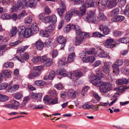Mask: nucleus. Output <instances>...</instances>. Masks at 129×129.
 <instances>
[{"mask_svg": "<svg viewBox=\"0 0 129 129\" xmlns=\"http://www.w3.org/2000/svg\"><path fill=\"white\" fill-rule=\"evenodd\" d=\"M112 88V85L110 83L103 82L100 86V90L101 93H106L110 91Z\"/></svg>", "mask_w": 129, "mask_h": 129, "instance_id": "obj_1", "label": "nucleus"}, {"mask_svg": "<svg viewBox=\"0 0 129 129\" xmlns=\"http://www.w3.org/2000/svg\"><path fill=\"white\" fill-rule=\"evenodd\" d=\"M33 69L34 71L30 72L27 76V77L29 79H33L40 74V71L41 69L39 67H34Z\"/></svg>", "mask_w": 129, "mask_h": 129, "instance_id": "obj_2", "label": "nucleus"}, {"mask_svg": "<svg viewBox=\"0 0 129 129\" xmlns=\"http://www.w3.org/2000/svg\"><path fill=\"white\" fill-rule=\"evenodd\" d=\"M11 104L6 105L5 106L6 108H10L17 109L19 105V103L15 100H12L10 101Z\"/></svg>", "mask_w": 129, "mask_h": 129, "instance_id": "obj_3", "label": "nucleus"}, {"mask_svg": "<svg viewBox=\"0 0 129 129\" xmlns=\"http://www.w3.org/2000/svg\"><path fill=\"white\" fill-rule=\"evenodd\" d=\"M90 35L89 33L83 32L82 31L77 34V37L82 41L86 38L89 37Z\"/></svg>", "mask_w": 129, "mask_h": 129, "instance_id": "obj_4", "label": "nucleus"}, {"mask_svg": "<svg viewBox=\"0 0 129 129\" xmlns=\"http://www.w3.org/2000/svg\"><path fill=\"white\" fill-rule=\"evenodd\" d=\"M114 40L113 39H108L104 43V45L106 47L108 48H112L115 47V45L113 44Z\"/></svg>", "mask_w": 129, "mask_h": 129, "instance_id": "obj_5", "label": "nucleus"}, {"mask_svg": "<svg viewBox=\"0 0 129 129\" xmlns=\"http://www.w3.org/2000/svg\"><path fill=\"white\" fill-rule=\"evenodd\" d=\"M110 66L108 62L104 63V66L102 68V71L105 73L108 74L111 71Z\"/></svg>", "mask_w": 129, "mask_h": 129, "instance_id": "obj_6", "label": "nucleus"}, {"mask_svg": "<svg viewBox=\"0 0 129 129\" xmlns=\"http://www.w3.org/2000/svg\"><path fill=\"white\" fill-rule=\"evenodd\" d=\"M57 41V42L61 44V48H63L65 46L66 42V38L62 36H60L58 38Z\"/></svg>", "mask_w": 129, "mask_h": 129, "instance_id": "obj_7", "label": "nucleus"}, {"mask_svg": "<svg viewBox=\"0 0 129 129\" xmlns=\"http://www.w3.org/2000/svg\"><path fill=\"white\" fill-rule=\"evenodd\" d=\"M92 78L93 79L91 80L92 83L93 84L97 86H100L103 82L101 79L97 78L96 77H92Z\"/></svg>", "mask_w": 129, "mask_h": 129, "instance_id": "obj_8", "label": "nucleus"}, {"mask_svg": "<svg viewBox=\"0 0 129 129\" xmlns=\"http://www.w3.org/2000/svg\"><path fill=\"white\" fill-rule=\"evenodd\" d=\"M99 29L101 31H103V33L105 35H108L110 32V29L107 26L104 27L103 25H100Z\"/></svg>", "mask_w": 129, "mask_h": 129, "instance_id": "obj_9", "label": "nucleus"}, {"mask_svg": "<svg viewBox=\"0 0 129 129\" xmlns=\"http://www.w3.org/2000/svg\"><path fill=\"white\" fill-rule=\"evenodd\" d=\"M47 23H51L53 24H54L57 21V17L55 15H52L51 16H48Z\"/></svg>", "mask_w": 129, "mask_h": 129, "instance_id": "obj_10", "label": "nucleus"}, {"mask_svg": "<svg viewBox=\"0 0 129 129\" xmlns=\"http://www.w3.org/2000/svg\"><path fill=\"white\" fill-rule=\"evenodd\" d=\"M35 45L36 49L39 50H42L44 46L43 43L40 40L37 41L35 43Z\"/></svg>", "mask_w": 129, "mask_h": 129, "instance_id": "obj_11", "label": "nucleus"}, {"mask_svg": "<svg viewBox=\"0 0 129 129\" xmlns=\"http://www.w3.org/2000/svg\"><path fill=\"white\" fill-rule=\"evenodd\" d=\"M96 76H92V77H96L97 78L101 79L104 77V74L102 72L101 70L99 69H96Z\"/></svg>", "mask_w": 129, "mask_h": 129, "instance_id": "obj_12", "label": "nucleus"}, {"mask_svg": "<svg viewBox=\"0 0 129 129\" xmlns=\"http://www.w3.org/2000/svg\"><path fill=\"white\" fill-rule=\"evenodd\" d=\"M117 0H108L109 2L108 6L109 8L114 7L117 4Z\"/></svg>", "mask_w": 129, "mask_h": 129, "instance_id": "obj_13", "label": "nucleus"}, {"mask_svg": "<svg viewBox=\"0 0 129 129\" xmlns=\"http://www.w3.org/2000/svg\"><path fill=\"white\" fill-rule=\"evenodd\" d=\"M73 12L71 11H69L67 12L65 15L64 19L67 22L69 21L72 16Z\"/></svg>", "mask_w": 129, "mask_h": 129, "instance_id": "obj_14", "label": "nucleus"}, {"mask_svg": "<svg viewBox=\"0 0 129 129\" xmlns=\"http://www.w3.org/2000/svg\"><path fill=\"white\" fill-rule=\"evenodd\" d=\"M20 55L21 59H20V61L21 62H23L24 61V60H27L29 59V55L27 52H25L23 54H21Z\"/></svg>", "mask_w": 129, "mask_h": 129, "instance_id": "obj_15", "label": "nucleus"}, {"mask_svg": "<svg viewBox=\"0 0 129 129\" xmlns=\"http://www.w3.org/2000/svg\"><path fill=\"white\" fill-rule=\"evenodd\" d=\"M39 18L42 21L45 23H47L48 16H46L44 13H42L39 15Z\"/></svg>", "mask_w": 129, "mask_h": 129, "instance_id": "obj_16", "label": "nucleus"}, {"mask_svg": "<svg viewBox=\"0 0 129 129\" xmlns=\"http://www.w3.org/2000/svg\"><path fill=\"white\" fill-rule=\"evenodd\" d=\"M75 56V54L74 52H73L70 54L67 58L68 62L69 63L72 62L74 60Z\"/></svg>", "mask_w": 129, "mask_h": 129, "instance_id": "obj_17", "label": "nucleus"}, {"mask_svg": "<svg viewBox=\"0 0 129 129\" xmlns=\"http://www.w3.org/2000/svg\"><path fill=\"white\" fill-rule=\"evenodd\" d=\"M95 13L93 11L91 10L88 11L87 13L88 16L84 18V19L86 21L87 20H88L92 17H93L94 16Z\"/></svg>", "mask_w": 129, "mask_h": 129, "instance_id": "obj_18", "label": "nucleus"}, {"mask_svg": "<svg viewBox=\"0 0 129 129\" xmlns=\"http://www.w3.org/2000/svg\"><path fill=\"white\" fill-rule=\"evenodd\" d=\"M31 29L32 31L34 33H36L39 31V28L37 26V24L35 23H33L31 25Z\"/></svg>", "mask_w": 129, "mask_h": 129, "instance_id": "obj_19", "label": "nucleus"}, {"mask_svg": "<svg viewBox=\"0 0 129 129\" xmlns=\"http://www.w3.org/2000/svg\"><path fill=\"white\" fill-rule=\"evenodd\" d=\"M24 33L25 37L28 38L32 35V31L31 29L27 28L25 30Z\"/></svg>", "mask_w": 129, "mask_h": 129, "instance_id": "obj_20", "label": "nucleus"}, {"mask_svg": "<svg viewBox=\"0 0 129 129\" xmlns=\"http://www.w3.org/2000/svg\"><path fill=\"white\" fill-rule=\"evenodd\" d=\"M19 87L18 85L15 84L8 87V90L9 91L11 92H14L16 91L18 89Z\"/></svg>", "mask_w": 129, "mask_h": 129, "instance_id": "obj_21", "label": "nucleus"}, {"mask_svg": "<svg viewBox=\"0 0 129 129\" xmlns=\"http://www.w3.org/2000/svg\"><path fill=\"white\" fill-rule=\"evenodd\" d=\"M2 74V75L8 78H9L11 77V72L9 70H5L3 71L1 73Z\"/></svg>", "mask_w": 129, "mask_h": 129, "instance_id": "obj_22", "label": "nucleus"}, {"mask_svg": "<svg viewBox=\"0 0 129 129\" xmlns=\"http://www.w3.org/2000/svg\"><path fill=\"white\" fill-rule=\"evenodd\" d=\"M18 31V30L16 27L15 26L13 27L9 34L10 36V37L14 36L16 34Z\"/></svg>", "mask_w": 129, "mask_h": 129, "instance_id": "obj_23", "label": "nucleus"}, {"mask_svg": "<svg viewBox=\"0 0 129 129\" xmlns=\"http://www.w3.org/2000/svg\"><path fill=\"white\" fill-rule=\"evenodd\" d=\"M119 10L118 9L116 8L113 10L111 12L110 15L112 17H115L119 14Z\"/></svg>", "mask_w": 129, "mask_h": 129, "instance_id": "obj_24", "label": "nucleus"}, {"mask_svg": "<svg viewBox=\"0 0 129 129\" xmlns=\"http://www.w3.org/2000/svg\"><path fill=\"white\" fill-rule=\"evenodd\" d=\"M82 41L77 37H76L75 39L73 40L74 44L76 46H78L80 45Z\"/></svg>", "mask_w": 129, "mask_h": 129, "instance_id": "obj_25", "label": "nucleus"}, {"mask_svg": "<svg viewBox=\"0 0 129 129\" xmlns=\"http://www.w3.org/2000/svg\"><path fill=\"white\" fill-rule=\"evenodd\" d=\"M40 34L43 36L48 37L50 35V33L46 28L45 30H42L40 31Z\"/></svg>", "mask_w": 129, "mask_h": 129, "instance_id": "obj_26", "label": "nucleus"}, {"mask_svg": "<svg viewBox=\"0 0 129 129\" xmlns=\"http://www.w3.org/2000/svg\"><path fill=\"white\" fill-rule=\"evenodd\" d=\"M51 98L49 96H46L44 98L43 101L46 104L50 105L51 104Z\"/></svg>", "mask_w": 129, "mask_h": 129, "instance_id": "obj_27", "label": "nucleus"}, {"mask_svg": "<svg viewBox=\"0 0 129 129\" xmlns=\"http://www.w3.org/2000/svg\"><path fill=\"white\" fill-rule=\"evenodd\" d=\"M29 46H21L19 47L17 50V52L19 53H21L22 52L29 47Z\"/></svg>", "mask_w": 129, "mask_h": 129, "instance_id": "obj_28", "label": "nucleus"}, {"mask_svg": "<svg viewBox=\"0 0 129 129\" xmlns=\"http://www.w3.org/2000/svg\"><path fill=\"white\" fill-rule=\"evenodd\" d=\"M36 1L34 0H29L27 2V4L30 8L34 7L36 5Z\"/></svg>", "mask_w": 129, "mask_h": 129, "instance_id": "obj_29", "label": "nucleus"}, {"mask_svg": "<svg viewBox=\"0 0 129 129\" xmlns=\"http://www.w3.org/2000/svg\"><path fill=\"white\" fill-rule=\"evenodd\" d=\"M68 94L71 98H75L76 96V93L75 90L72 89L69 91Z\"/></svg>", "mask_w": 129, "mask_h": 129, "instance_id": "obj_30", "label": "nucleus"}, {"mask_svg": "<svg viewBox=\"0 0 129 129\" xmlns=\"http://www.w3.org/2000/svg\"><path fill=\"white\" fill-rule=\"evenodd\" d=\"M35 84L38 86H43L46 85V83L45 81L43 80H37L35 82Z\"/></svg>", "mask_w": 129, "mask_h": 129, "instance_id": "obj_31", "label": "nucleus"}, {"mask_svg": "<svg viewBox=\"0 0 129 129\" xmlns=\"http://www.w3.org/2000/svg\"><path fill=\"white\" fill-rule=\"evenodd\" d=\"M67 63V61L66 60V58L65 57H63L61 60H60L58 62V64L59 66H62Z\"/></svg>", "mask_w": 129, "mask_h": 129, "instance_id": "obj_32", "label": "nucleus"}, {"mask_svg": "<svg viewBox=\"0 0 129 129\" xmlns=\"http://www.w3.org/2000/svg\"><path fill=\"white\" fill-rule=\"evenodd\" d=\"M66 70L64 69H62L58 70L56 72V73L57 74L65 76L67 75Z\"/></svg>", "mask_w": 129, "mask_h": 129, "instance_id": "obj_33", "label": "nucleus"}, {"mask_svg": "<svg viewBox=\"0 0 129 129\" xmlns=\"http://www.w3.org/2000/svg\"><path fill=\"white\" fill-rule=\"evenodd\" d=\"M112 67L113 70V73H115L116 75H118L120 72L119 67L113 64Z\"/></svg>", "mask_w": 129, "mask_h": 129, "instance_id": "obj_34", "label": "nucleus"}, {"mask_svg": "<svg viewBox=\"0 0 129 129\" xmlns=\"http://www.w3.org/2000/svg\"><path fill=\"white\" fill-rule=\"evenodd\" d=\"M74 75L76 77L79 78L83 75V73L81 72H79L78 70H76L74 71Z\"/></svg>", "mask_w": 129, "mask_h": 129, "instance_id": "obj_35", "label": "nucleus"}, {"mask_svg": "<svg viewBox=\"0 0 129 129\" xmlns=\"http://www.w3.org/2000/svg\"><path fill=\"white\" fill-rule=\"evenodd\" d=\"M87 21L89 22H91L92 23H97L99 22V19L98 18H96L94 16L88 20H87Z\"/></svg>", "mask_w": 129, "mask_h": 129, "instance_id": "obj_36", "label": "nucleus"}, {"mask_svg": "<svg viewBox=\"0 0 129 129\" xmlns=\"http://www.w3.org/2000/svg\"><path fill=\"white\" fill-rule=\"evenodd\" d=\"M72 24H70L67 25L64 29V31L66 33L70 31L71 29H72Z\"/></svg>", "mask_w": 129, "mask_h": 129, "instance_id": "obj_37", "label": "nucleus"}, {"mask_svg": "<svg viewBox=\"0 0 129 129\" xmlns=\"http://www.w3.org/2000/svg\"><path fill=\"white\" fill-rule=\"evenodd\" d=\"M23 28L24 27H20V29L23 30V31L21 30V31H20L18 33L19 38L20 39H22L25 37Z\"/></svg>", "mask_w": 129, "mask_h": 129, "instance_id": "obj_38", "label": "nucleus"}, {"mask_svg": "<svg viewBox=\"0 0 129 129\" xmlns=\"http://www.w3.org/2000/svg\"><path fill=\"white\" fill-rule=\"evenodd\" d=\"M89 87L88 86H85L83 87L81 91V94L84 96L86 94L87 91L89 89Z\"/></svg>", "mask_w": 129, "mask_h": 129, "instance_id": "obj_39", "label": "nucleus"}, {"mask_svg": "<svg viewBox=\"0 0 129 129\" xmlns=\"http://www.w3.org/2000/svg\"><path fill=\"white\" fill-rule=\"evenodd\" d=\"M119 41L121 43H129V37H126L120 38Z\"/></svg>", "mask_w": 129, "mask_h": 129, "instance_id": "obj_40", "label": "nucleus"}, {"mask_svg": "<svg viewBox=\"0 0 129 129\" xmlns=\"http://www.w3.org/2000/svg\"><path fill=\"white\" fill-rule=\"evenodd\" d=\"M94 3L93 1L88 0L86 1V7H90L94 6Z\"/></svg>", "mask_w": 129, "mask_h": 129, "instance_id": "obj_41", "label": "nucleus"}, {"mask_svg": "<svg viewBox=\"0 0 129 129\" xmlns=\"http://www.w3.org/2000/svg\"><path fill=\"white\" fill-rule=\"evenodd\" d=\"M53 63V61L52 59L47 58L46 61L44 65L47 67H49Z\"/></svg>", "mask_w": 129, "mask_h": 129, "instance_id": "obj_42", "label": "nucleus"}, {"mask_svg": "<svg viewBox=\"0 0 129 129\" xmlns=\"http://www.w3.org/2000/svg\"><path fill=\"white\" fill-rule=\"evenodd\" d=\"M8 99V98L7 96L0 94V101L4 102L7 101Z\"/></svg>", "mask_w": 129, "mask_h": 129, "instance_id": "obj_43", "label": "nucleus"}, {"mask_svg": "<svg viewBox=\"0 0 129 129\" xmlns=\"http://www.w3.org/2000/svg\"><path fill=\"white\" fill-rule=\"evenodd\" d=\"M92 36L95 37L100 38L102 37H104L105 36L103 35L98 32H94L92 35Z\"/></svg>", "mask_w": 129, "mask_h": 129, "instance_id": "obj_44", "label": "nucleus"}, {"mask_svg": "<svg viewBox=\"0 0 129 129\" xmlns=\"http://www.w3.org/2000/svg\"><path fill=\"white\" fill-rule=\"evenodd\" d=\"M80 13L81 16L83 15L86 12V9L85 6L83 4L82 6L80 7Z\"/></svg>", "mask_w": 129, "mask_h": 129, "instance_id": "obj_45", "label": "nucleus"}, {"mask_svg": "<svg viewBox=\"0 0 129 129\" xmlns=\"http://www.w3.org/2000/svg\"><path fill=\"white\" fill-rule=\"evenodd\" d=\"M57 13L58 15L60 17H62L63 15L65 10L61 9V8H58L57 9Z\"/></svg>", "mask_w": 129, "mask_h": 129, "instance_id": "obj_46", "label": "nucleus"}, {"mask_svg": "<svg viewBox=\"0 0 129 129\" xmlns=\"http://www.w3.org/2000/svg\"><path fill=\"white\" fill-rule=\"evenodd\" d=\"M13 63L12 62H7L5 63L3 65V66L6 68H11L13 67Z\"/></svg>", "mask_w": 129, "mask_h": 129, "instance_id": "obj_47", "label": "nucleus"}, {"mask_svg": "<svg viewBox=\"0 0 129 129\" xmlns=\"http://www.w3.org/2000/svg\"><path fill=\"white\" fill-rule=\"evenodd\" d=\"M22 97V93L20 92L17 93L15 96V98L17 100H20Z\"/></svg>", "mask_w": 129, "mask_h": 129, "instance_id": "obj_48", "label": "nucleus"}, {"mask_svg": "<svg viewBox=\"0 0 129 129\" xmlns=\"http://www.w3.org/2000/svg\"><path fill=\"white\" fill-rule=\"evenodd\" d=\"M32 19V18L30 16H29L25 19L24 23L26 24H30L31 23Z\"/></svg>", "mask_w": 129, "mask_h": 129, "instance_id": "obj_49", "label": "nucleus"}, {"mask_svg": "<svg viewBox=\"0 0 129 129\" xmlns=\"http://www.w3.org/2000/svg\"><path fill=\"white\" fill-rule=\"evenodd\" d=\"M27 15V14L25 11L23 10L22 11L21 13L18 15V18L19 19H22Z\"/></svg>", "mask_w": 129, "mask_h": 129, "instance_id": "obj_50", "label": "nucleus"}, {"mask_svg": "<svg viewBox=\"0 0 129 129\" xmlns=\"http://www.w3.org/2000/svg\"><path fill=\"white\" fill-rule=\"evenodd\" d=\"M72 28L75 30L76 34L81 31L80 27L78 25L72 24Z\"/></svg>", "mask_w": 129, "mask_h": 129, "instance_id": "obj_51", "label": "nucleus"}, {"mask_svg": "<svg viewBox=\"0 0 129 129\" xmlns=\"http://www.w3.org/2000/svg\"><path fill=\"white\" fill-rule=\"evenodd\" d=\"M1 18L3 19H9L11 18L10 16L7 14H3L1 16Z\"/></svg>", "mask_w": 129, "mask_h": 129, "instance_id": "obj_52", "label": "nucleus"}, {"mask_svg": "<svg viewBox=\"0 0 129 129\" xmlns=\"http://www.w3.org/2000/svg\"><path fill=\"white\" fill-rule=\"evenodd\" d=\"M53 41L52 39L47 40L45 42V45L47 47L50 46L52 45Z\"/></svg>", "mask_w": 129, "mask_h": 129, "instance_id": "obj_53", "label": "nucleus"}, {"mask_svg": "<svg viewBox=\"0 0 129 129\" xmlns=\"http://www.w3.org/2000/svg\"><path fill=\"white\" fill-rule=\"evenodd\" d=\"M23 5L21 1H18L17 4V7L18 9L21 10L22 9L23 7Z\"/></svg>", "mask_w": 129, "mask_h": 129, "instance_id": "obj_54", "label": "nucleus"}, {"mask_svg": "<svg viewBox=\"0 0 129 129\" xmlns=\"http://www.w3.org/2000/svg\"><path fill=\"white\" fill-rule=\"evenodd\" d=\"M55 75L54 72L53 70H51L48 76V79L50 80L52 79L54 77Z\"/></svg>", "mask_w": 129, "mask_h": 129, "instance_id": "obj_55", "label": "nucleus"}, {"mask_svg": "<svg viewBox=\"0 0 129 129\" xmlns=\"http://www.w3.org/2000/svg\"><path fill=\"white\" fill-rule=\"evenodd\" d=\"M99 17L100 20L103 21H105L106 19V17L102 13H99Z\"/></svg>", "mask_w": 129, "mask_h": 129, "instance_id": "obj_56", "label": "nucleus"}, {"mask_svg": "<svg viewBox=\"0 0 129 129\" xmlns=\"http://www.w3.org/2000/svg\"><path fill=\"white\" fill-rule=\"evenodd\" d=\"M95 49L94 48H91V50L86 51V53L88 55H91L93 54L95 52Z\"/></svg>", "mask_w": 129, "mask_h": 129, "instance_id": "obj_57", "label": "nucleus"}, {"mask_svg": "<svg viewBox=\"0 0 129 129\" xmlns=\"http://www.w3.org/2000/svg\"><path fill=\"white\" fill-rule=\"evenodd\" d=\"M122 63L123 62L122 60L119 59L116 61L113 64L119 67L121 65Z\"/></svg>", "mask_w": 129, "mask_h": 129, "instance_id": "obj_58", "label": "nucleus"}, {"mask_svg": "<svg viewBox=\"0 0 129 129\" xmlns=\"http://www.w3.org/2000/svg\"><path fill=\"white\" fill-rule=\"evenodd\" d=\"M100 104L98 105H94L92 104L90 105V108H91L92 110L95 111H97L98 110L99 107L100 106Z\"/></svg>", "mask_w": 129, "mask_h": 129, "instance_id": "obj_59", "label": "nucleus"}, {"mask_svg": "<svg viewBox=\"0 0 129 129\" xmlns=\"http://www.w3.org/2000/svg\"><path fill=\"white\" fill-rule=\"evenodd\" d=\"M50 95L52 97H56L57 93L55 90H52L49 92Z\"/></svg>", "mask_w": 129, "mask_h": 129, "instance_id": "obj_60", "label": "nucleus"}, {"mask_svg": "<svg viewBox=\"0 0 129 129\" xmlns=\"http://www.w3.org/2000/svg\"><path fill=\"white\" fill-rule=\"evenodd\" d=\"M116 17L118 22H122L124 20V17L121 15H118Z\"/></svg>", "mask_w": 129, "mask_h": 129, "instance_id": "obj_61", "label": "nucleus"}, {"mask_svg": "<svg viewBox=\"0 0 129 129\" xmlns=\"http://www.w3.org/2000/svg\"><path fill=\"white\" fill-rule=\"evenodd\" d=\"M44 10L45 13L48 15H49L51 13V10L48 6H46Z\"/></svg>", "mask_w": 129, "mask_h": 129, "instance_id": "obj_62", "label": "nucleus"}, {"mask_svg": "<svg viewBox=\"0 0 129 129\" xmlns=\"http://www.w3.org/2000/svg\"><path fill=\"white\" fill-rule=\"evenodd\" d=\"M113 34L114 36L115 37H119L121 35V33L120 31L115 30L114 31Z\"/></svg>", "mask_w": 129, "mask_h": 129, "instance_id": "obj_63", "label": "nucleus"}, {"mask_svg": "<svg viewBox=\"0 0 129 129\" xmlns=\"http://www.w3.org/2000/svg\"><path fill=\"white\" fill-rule=\"evenodd\" d=\"M8 86V84L6 83H4L0 85V90L6 89Z\"/></svg>", "mask_w": 129, "mask_h": 129, "instance_id": "obj_64", "label": "nucleus"}]
</instances>
